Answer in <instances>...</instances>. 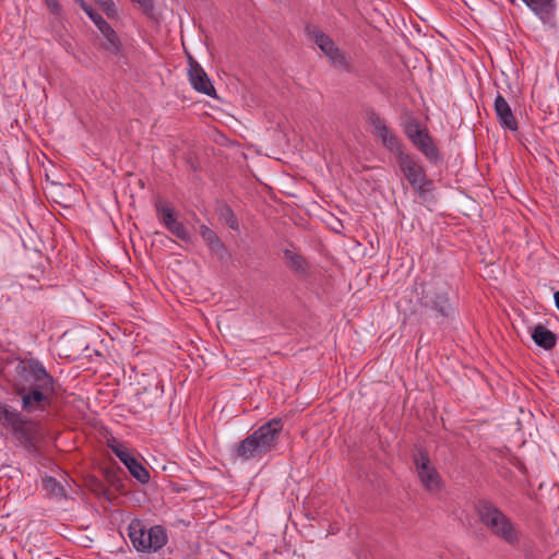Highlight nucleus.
Here are the masks:
<instances>
[{
  "mask_svg": "<svg viewBox=\"0 0 559 559\" xmlns=\"http://www.w3.org/2000/svg\"><path fill=\"white\" fill-rule=\"evenodd\" d=\"M305 34L307 38L314 43L318 48L324 53L331 67L346 72H350V66L347 61L345 52H343L333 41V39L325 34L319 26L314 24H307L305 26Z\"/></svg>",
  "mask_w": 559,
  "mask_h": 559,
  "instance_id": "nucleus-7",
  "label": "nucleus"
},
{
  "mask_svg": "<svg viewBox=\"0 0 559 559\" xmlns=\"http://www.w3.org/2000/svg\"><path fill=\"white\" fill-rule=\"evenodd\" d=\"M98 31L104 38V40L99 44V47L109 55L118 58L122 57L123 44L111 25L107 22L102 27H99Z\"/></svg>",
  "mask_w": 559,
  "mask_h": 559,
  "instance_id": "nucleus-14",
  "label": "nucleus"
},
{
  "mask_svg": "<svg viewBox=\"0 0 559 559\" xmlns=\"http://www.w3.org/2000/svg\"><path fill=\"white\" fill-rule=\"evenodd\" d=\"M531 336L534 343L545 350L552 349L557 344V335L543 324L535 325Z\"/></svg>",
  "mask_w": 559,
  "mask_h": 559,
  "instance_id": "nucleus-17",
  "label": "nucleus"
},
{
  "mask_svg": "<svg viewBox=\"0 0 559 559\" xmlns=\"http://www.w3.org/2000/svg\"><path fill=\"white\" fill-rule=\"evenodd\" d=\"M545 24L555 27V0H522Z\"/></svg>",
  "mask_w": 559,
  "mask_h": 559,
  "instance_id": "nucleus-15",
  "label": "nucleus"
},
{
  "mask_svg": "<svg viewBox=\"0 0 559 559\" xmlns=\"http://www.w3.org/2000/svg\"><path fill=\"white\" fill-rule=\"evenodd\" d=\"M132 2L139 3L144 12H148L153 9L152 0H131Z\"/></svg>",
  "mask_w": 559,
  "mask_h": 559,
  "instance_id": "nucleus-30",
  "label": "nucleus"
},
{
  "mask_svg": "<svg viewBox=\"0 0 559 559\" xmlns=\"http://www.w3.org/2000/svg\"><path fill=\"white\" fill-rule=\"evenodd\" d=\"M430 191H425L423 194H419L418 197L424 201H428Z\"/></svg>",
  "mask_w": 559,
  "mask_h": 559,
  "instance_id": "nucleus-31",
  "label": "nucleus"
},
{
  "mask_svg": "<svg viewBox=\"0 0 559 559\" xmlns=\"http://www.w3.org/2000/svg\"><path fill=\"white\" fill-rule=\"evenodd\" d=\"M25 382L27 386L19 390L22 396V408L27 413L47 409L55 395V379L40 361H28Z\"/></svg>",
  "mask_w": 559,
  "mask_h": 559,
  "instance_id": "nucleus-1",
  "label": "nucleus"
},
{
  "mask_svg": "<svg viewBox=\"0 0 559 559\" xmlns=\"http://www.w3.org/2000/svg\"><path fill=\"white\" fill-rule=\"evenodd\" d=\"M43 489L46 493L55 499H63L67 497V491L64 486L53 478L52 476H45L41 480Z\"/></svg>",
  "mask_w": 559,
  "mask_h": 559,
  "instance_id": "nucleus-19",
  "label": "nucleus"
},
{
  "mask_svg": "<svg viewBox=\"0 0 559 559\" xmlns=\"http://www.w3.org/2000/svg\"><path fill=\"white\" fill-rule=\"evenodd\" d=\"M107 444L138 481L141 484H147L150 481V472L131 454L123 443L111 437L107 440Z\"/></svg>",
  "mask_w": 559,
  "mask_h": 559,
  "instance_id": "nucleus-9",
  "label": "nucleus"
},
{
  "mask_svg": "<svg viewBox=\"0 0 559 559\" xmlns=\"http://www.w3.org/2000/svg\"><path fill=\"white\" fill-rule=\"evenodd\" d=\"M450 286L442 280H433L423 287L419 305L425 311L435 313L439 323L453 318L455 307L449 297Z\"/></svg>",
  "mask_w": 559,
  "mask_h": 559,
  "instance_id": "nucleus-5",
  "label": "nucleus"
},
{
  "mask_svg": "<svg viewBox=\"0 0 559 559\" xmlns=\"http://www.w3.org/2000/svg\"><path fill=\"white\" fill-rule=\"evenodd\" d=\"M419 152L423 153L426 159L435 166H438L443 163V156L438 146L436 145V143L433 142L432 138L428 142H426L425 145H421Z\"/></svg>",
  "mask_w": 559,
  "mask_h": 559,
  "instance_id": "nucleus-20",
  "label": "nucleus"
},
{
  "mask_svg": "<svg viewBox=\"0 0 559 559\" xmlns=\"http://www.w3.org/2000/svg\"><path fill=\"white\" fill-rule=\"evenodd\" d=\"M476 512L480 523L496 537L513 546L519 543L520 533L513 523L498 507L489 500H479Z\"/></svg>",
  "mask_w": 559,
  "mask_h": 559,
  "instance_id": "nucleus-3",
  "label": "nucleus"
},
{
  "mask_svg": "<svg viewBox=\"0 0 559 559\" xmlns=\"http://www.w3.org/2000/svg\"><path fill=\"white\" fill-rule=\"evenodd\" d=\"M417 194H423L425 191H431L433 189V181L426 177L425 180H420L417 185H411Z\"/></svg>",
  "mask_w": 559,
  "mask_h": 559,
  "instance_id": "nucleus-27",
  "label": "nucleus"
},
{
  "mask_svg": "<svg viewBox=\"0 0 559 559\" xmlns=\"http://www.w3.org/2000/svg\"><path fill=\"white\" fill-rule=\"evenodd\" d=\"M50 13L58 15L61 12V5L58 0H44Z\"/></svg>",
  "mask_w": 559,
  "mask_h": 559,
  "instance_id": "nucleus-29",
  "label": "nucleus"
},
{
  "mask_svg": "<svg viewBox=\"0 0 559 559\" xmlns=\"http://www.w3.org/2000/svg\"><path fill=\"white\" fill-rule=\"evenodd\" d=\"M417 475L421 485L429 491H436L440 488L441 478L435 466L431 465L426 450L420 449L413 457Z\"/></svg>",
  "mask_w": 559,
  "mask_h": 559,
  "instance_id": "nucleus-10",
  "label": "nucleus"
},
{
  "mask_svg": "<svg viewBox=\"0 0 559 559\" xmlns=\"http://www.w3.org/2000/svg\"><path fill=\"white\" fill-rule=\"evenodd\" d=\"M0 425L11 430L15 439L26 450H35L39 433V426L36 421L26 419L21 412L0 402Z\"/></svg>",
  "mask_w": 559,
  "mask_h": 559,
  "instance_id": "nucleus-4",
  "label": "nucleus"
},
{
  "mask_svg": "<svg viewBox=\"0 0 559 559\" xmlns=\"http://www.w3.org/2000/svg\"><path fill=\"white\" fill-rule=\"evenodd\" d=\"M368 120L373 127L374 133L381 139L385 148L394 153L396 157L400 156V153H404L399 138L386 127L382 118H380L374 111H371Z\"/></svg>",
  "mask_w": 559,
  "mask_h": 559,
  "instance_id": "nucleus-11",
  "label": "nucleus"
},
{
  "mask_svg": "<svg viewBox=\"0 0 559 559\" xmlns=\"http://www.w3.org/2000/svg\"><path fill=\"white\" fill-rule=\"evenodd\" d=\"M188 76L192 87L207 96L215 95V88L204 69L191 56H188Z\"/></svg>",
  "mask_w": 559,
  "mask_h": 559,
  "instance_id": "nucleus-12",
  "label": "nucleus"
},
{
  "mask_svg": "<svg viewBox=\"0 0 559 559\" xmlns=\"http://www.w3.org/2000/svg\"><path fill=\"white\" fill-rule=\"evenodd\" d=\"M200 235L209 247L219 239L217 234L206 225H201Z\"/></svg>",
  "mask_w": 559,
  "mask_h": 559,
  "instance_id": "nucleus-26",
  "label": "nucleus"
},
{
  "mask_svg": "<svg viewBox=\"0 0 559 559\" xmlns=\"http://www.w3.org/2000/svg\"><path fill=\"white\" fill-rule=\"evenodd\" d=\"M282 429V418H272L248 435L245 439L236 442L230 449L231 457L240 461L262 459L265 454L276 448Z\"/></svg>",
  "mask_w": 559,
  "mask_h": 559,
  "instance_id": "nucleus-2",
  "label": "nucleus"
},
{
  "mask_svg": "<svg viewBox=\"0 0 559 559\" xmlns=\"http://www.w3.org/2000/svg\"><path fill=\"white\" fill-rule=\"evenodd\" d=\"M209 248L212 254H214L222 262L229 258L227 248L221 239L212 243Z\"/></svg>",
  "mask_w": 559,
  "mask_h": 559,
  "instance_id": "nucleus-24",
  "label": "nucleus"
},
{
  "mask_svg": "<svg viewBox=\"0 0 559 559\" xmlns=\"http://www.w3.org/2000/svg\"><path fill=\"white\" fill-rule=\"evenodd\" d=\"M431 139V135L428 132V129L424 131L419 138H416L412 141V144L419 151L421 145H425Z\"/></svg>",
  "mask_w": 559,
  "mask_h": 559,
  "instance_id": "nucleus-28",
  "label": "nucleus"
},
{
  "mask_svg": "<svg viewBox=\"0 0 559 559\" xmlns=\"http://www.w3.org/2000/svg\"><path fill=\"white\" fill-rule=\"evenodd\" d=\"M75 3L80 5V8L86 13V15L94 22L97 28L102 27L107 21L97 13L90 4H87L84 0H74Z\"/></svg>",
  "mask_w": 559,
  "mask_h": 559,
  "instance_id": "nucleus-23",
  "label": "nucleus"
},
{
  "mask_svg": "<svg viewBox=\"0 0 559 559\" xmlns=\"http://www.w3.org/2000/svg\"><path fill=\"white\" fill-rule=\"evenodd\" d=\"M219 219L223 221L230 229L238 230L239 229V223L236 218L234 211L231 207L227 204H224L219 209Z\"/></svg>",
  "mask_w": 559,
  "mask_h": 559,
  "instance_id": "nucleus-21",
  "label": "nucleus"
},
{
  "mask_svg": "<svg viewBox=\"0 0 559 559\" xmlns=\"http://www.w3.org/2000/svg\"><path fill=\"white\" fill-rule=\"evenodd\" d=\"M129 537L133 547L141 552H156L168 540L166 530L162 525L146 528L142 521L133 520L128 527Z\"/></svg>",
  "mask_w": 559,
  "mask_h": 559,
  "instance_id": "nucleus-6",
  "label": "nucleus"
},
{
  "mask_svg": "<svg viewBox=\"0 0 559 559\" xmlns=\"http://www.w3.org/2000/svg\"><path fill=\"white\" fill-rule=\"evenodd\" d=\"M495 111L501 127L511 131L518 130V121L511 110V107L506 98L499 93L495 99Z\"/></svg>",
  "mask_w": 559,
  "mask_h": 559,
  "instance_id": "nucleus-16",
  "label": "nucleus"
},
{
  "mask_svg": "<svg viewBox=\"0 0 559 559\" xmlns=\"http://www.w3.org/2000/svg\"><path fill=\"white\" fill-rule=\"evenodd\" d=\"M396 162L409 185H417L420 180L426 179V170L414 155L406 152L400 153Z\"/></svg>",
  "mask_w": 559,
  "mask_h": 559,
  "instance_id": "nucleus-13",
  "label": "nucleus"
},
{
  "mask_svg": "<svg viewBox=\"0 0 559 559\" xmlns=\"http://www.w3.org/2000/svg\"><path fill=\"white\" fill-rule=\"evenodd\" d=\"M427 128L424 127L417 119H411L405 123L404 132L408 140L412 142L416 138H419L420 134L426 131Z\"/></svg>",
  "mask_w": 559,
  "mask_h": 559,
  "instance_id": "nucleus-22",
  "label": "nucleus"
},
{
  "mask_svg": "<svg viewBox=\"0 0 559 559\" xmlns=\"http://www.w3.org/2000/svg\"><path fill=\"white\" fill-rule=\"evenodd\" d=\"M283 255H284V259L287 261L288 263V266L296 273L300 274V275H307L308 272H309V263L307 261V259L290 250V249H285L283 251Z\"/></svg>",
  "mask_w": 559,
  "mask_h": 559,
  "instance_id": "nucleus-18",
  "label": "nucleus"
},
{
  "mask_svg": "<svg viewBox=\"0 0 559 559\" xmlns=\"http://www.w3.org/2000/svg\"><path fill=\"white\" fill-rule=\"evenodd\" d=\"M108 19H116L118 16V10L112 0H94Z\"/></svg>",
  "mask_w": 559,
  "mask_h": 559,
  "instance_id": "nucleus-25",
  "label": "nucleus"
},
{
  "mask_svg": "<svg viewBox=\"0 0 559 559\" xmlns=\"http://www.w3.org/2000/svg\"><path fill=\"white\" fill-rule=\"evenodd\" d=\"M154 206L158 222L164 225L168 231L181 241L189 242L191 240L190 231L182 223L177 221L176 211L169 202L158 199Z\"/></svg>",
  "mask_w": 559,
  "mask_h": 559,
  "instance_id": "nucleus-8",
  "label": "nucleus"
}]
</instances>
